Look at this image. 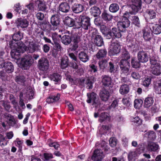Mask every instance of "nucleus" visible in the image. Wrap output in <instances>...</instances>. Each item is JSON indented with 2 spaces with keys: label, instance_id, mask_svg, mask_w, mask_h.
Here are the masks:
<instances>
[{
  "label": "nucleus",
  "instance_id": "obj_1",
  "mask_svg": "<svg viewBox=\"0 0 161 161\" xmlns=\"http://www.w3.org/2000/svg\"><path fill=\"white\" fill-rule=\"evenodd\" d=\"M12 41L9 43V46L12 50L11 52V55L12 58L15 59V62L20 60V53H24L25 50V44L22 42H19L17 43H13Z\"/></svg>",
  "mask_w": 161,
  "mask_h": 161
},
{
  "label": "nucleus",
  "instance_id": "obj_2",
  "mask_svg": "<svg viewBox=\"0 0 161 161\" xmlns=\"http://www.w3.org/2000/svg\"><path fill=\"white\" fill-rule=\"evenodd\" d=\"M75 26L77 28L81 27L84 30H87L90 26V19L86 16H80L75 19Z\"/></svg>",
  "mask_w": 161,
  "mask_h": 161
},
{
  "label": "nucleus",
  "instance_id": "obj_3",
  "mask_svg": "<svg viewBox=\"0 0 161 161\" xmlns=\"http://www.w3.org/2000/svg\"><path fill=\"white\" fill-rule=\"evenodd\" d=\"M150 64L151 73L156 75H159L161 74V66L157 58L154 57L150 58Z\"/></svg>",
  "mask_w": 161,
  "mask_h": 161
},
{
  "label": "nucleus",
  "instance_id": "obj_4",
  "mask_svg": "<svg viewBox=\"0 0 161 161\" xmlns=\"http://www.w3.org/2000/svg\"><path fill=\"white\" fill-rule=\"evenodd\" d=\"M32 61L31 57L30 55H27L24 58H21L17 62V64L20 67H25L30 66L32 64Z\"/></svg>",
  "mask_w": 161,
  "mask_h": 161
},
{
  "label": "nucleus",
  "instance_id": "obj_5",
  "mask_svg": "<svg viewBox=\"0 0 161 161\" xmlns=\"http://www.w3.org/2000/svg\"><path fill=\"white\" fill-rule=\"evenodd\" d=\"M88 99L86 101L88 103L92 102V105L95 107H97L100 105L101 102L98 98H97V95L94 92L87 94Z\"/></svg>",
  "mask_w": 161,
  "mask_h": 161
},
{
  "label": "nucleus",
  "instance_id": "obj_6",
  "mask_svg": "<svg viewBox=\"0 0 161 161\" xmlns=\"http://www.w3.org/2000/svg\"><path fill=\"white\" fill-rule=\"evenodd\" d=\"M119 65L122 74L128 75L129 74L130 64L128 61L125 60H120Z\"/></svg>",
  "mask_w": 161,
  "mask_h": 161
},
{
  "label": "nucleus",
  "instance_id": "obj_7",
  "mask_svg": "<svg viewBox=\"0 0 161 161\" xmlns=\"http://www.w3.org/2000/svg\"><path fill=\"white\" fill-rule=\"evenodd\" d=\"M92 38L94 42L97 46L100 47L103 44V39L101 36L97 34V31L96 30H94L92 32Z\"/></svg>",
  "mask_w": 161,
  "mask_h": 161
},
{
  "label": "nucleus",
  "instance_id": "obj_8",
  "mask_svg": "<svg viewBox=\"0 0 161 161\" xmlns=\"http://www.w3.org/2000/svg\"><path fill=\"white\" fill-rule=\"evenodd\" d=\"M49 66V63L48 60L44 58L40 59L38 62V66L39 69L44 71L47 70Z\"/></svg>",
  "mask_w": 161,
  "mask_h": 161
},
{
  "label": "nucleus",
  "instance_id": "obj_9",
  "mask_svg": "<svg viewBox=\"0 0 161 161\" xmlns=\"http://www.w3.org/2000/svg\"><path fill=\"white\" fill-rule=\"evenodd\" d=\"M104 155L102 150L97 149L95 150L92 157V159L94 161H100L104 157Z\"/></svg>",
  "mask_w": 161,
  "mask_h": 161
},
{
  "label": "nucleus",
  "instance_id": "obj_10",
  "mask_svg": "<svg viewBox=\"0 0 161 161\" xmlns=\"http://www.w3.org/2000/svg\"><path fill=\"white\" fill-rule=\"evenodd\" d=\"M131 8L133 13L135 14L141 9L142 5L141 0H131Z\"/></svg>",
  "mask_w": 161,
  "mask_h": 161
},
{
  "label": "nucleus",
  "instance_id": "obj_11",
  "mask_svg": "<svg viewBox=\"0 0 161 161\" xmlns=\"http://www.w3.org/2000/svg\"><path fill=\"white\" fill-rule=\"evenodd\" d=\"M59 22V18L58 15L52 16L51 18V23L53 26L51 27V30L54 31L56 30L58 28Z\"/></svg>",
  "mask_w": 161,
  "mask_h": 161
},
{
  "label": "nucleus",
  "instance_id": "obj_12",
  "mask_svg": "<svg viewBox=\"0 0 161 161\" xmlns=\"http://www.w3.org/2000/svg\"><path fill=\"white\" fill-rule=\"evenodd\" d=\"M137 58L139 62L144 63L147 62L148 61L149 57L146 52L141 51L137 54Z\"/></svg>",
  "mask_w": 161,
  "mask_h": 161
},
{
  "label": "nucleus",
  "instance_id": "obj_13",
  "mask_svg": "<svg viewBox=\"0 0 161 161\" xmlns=\"http://www.w3.org/2000/svg\"><path fill=\"white\" fill-rule=\"evenodd\" d=\"M121 35L119 31L115 28H112V30L109 32L107 35L108 38L110 39L114 37L117 38H120Z\"/></svg>",
  "mask_w": 161,
  "mask_h": 161
},
{
  "label": "nucleus",
  "instance_id": "obj_14",
  "mask_svg": "<svg viewBox=\"0 0 161 161\" xmlns=\"http://www.w3.org/2000/svg\"><path fill=\"white\" fill-rule=\"evenodd\" d=\"M120 47L119 44L117 42L111 43L110 48V52L113 55L118 53L120 51Z\"/></svg>",
  "mask_w": 161,
  "mask_h": 161
},
{
  "label": "nucleus",
  "instance_id": "obj_15",
  "mask_svg": "<svg viewBox=\"0 0 161 161\" xmlns=\"http://www.w3.org/2000/svg\"><path fill=\"white\" fill-rule=\"evenodd\" d=\"M143 37L146 41L150 40L153 36L151 28L147 25L143 30Z\"/></svg>",
  "mask_w": 161,
  "mask_h": 161
},
{
  "label": "nucleus",
  "instance_id": "obj_16",
  "mask_svg": "<svg viewBox=\"0 0 161 161\" xmlns=\"http://www.w3.org/2000/svg\"><path fill=\"white\" fill-rule=\"evenodd\" d=\"M140 154L141 152L139 149L130 151L128 156L129 161H134Z\"/></svg>",
  "mask_w": 161,
  "mask_h": 161
},
{
  "label": "nucleus",
  "instance_id": "obj_17",
  "mask_svg": "<svg viewBox=\"0 0 161 161\" xmlns=\"http://www.w3.org/2000/svg\"><path fill=\"white\" fill-rule=\"evenodd\" d=\"M16 24L18 28H24L28 26L29 22L26 19H18L16 21Z\"/></svg>",
  "mask_w": 161,
  "mask_h": 161
},
{
  "label": "nucleus",
  "instance_id": "obj_18",
  "mask_svg": "<svg viewBox=\"0 0 161 161\" xmlns=\"http://www.w3.org/2000/svg\"><path fill=\"white\" fill-rule=\"evenodd\" d=\"M99 96L102 101L106 102L109 99L110 94L108 91L106 90H103L100 92Z\"/></svg>",
  "mask_w": 161,
  "mask_h": 161
},
{
  "label": "nucleus",
  "instance_id": "obj_19",
  "mask_svg": "<svg viewBox=\"0 0 161 161\" xmlns=\"http://www.w3.org/2000/svg\"><path fill=\"white\" fill-rule=\"evenodd\" d=\"M150 27L151 31L155 34H158L161 33V26L158 24H152Z\"/></svg>",
  "mask_w": 161,
  "mask_h": 161
},
{
  "label": "nucleus",
  "instance_id": "obj_20",
  "mask_svg": "<svg viewBox=\"0 0 161 161\" xmlns=\"http://www.w3.org/2000/svg\"><path fill=\"white\" fill-rule=\"evenodd\" d=\"M130 25V22L125 17L122 21L119 22L118 25L119 28H125L128 27Z\"/></svg>",
  "mask_w": 161,
  "mask_h": 161
},
{
  "label": "nucleus",
  "instance_id": "obj_21",
  "mask_svg": "<svg viewBox=\"0 0 161 161\" xmlns=\"http://www.w3.org/2000/svg\"><path fill=\"white\" fill-rule=\"evenodd\" d=\"M72 9L75 13H79L83 11L84 7L81 4L75 3L72 6Z\"/></svg>",
  "mask_w": 161,
  "mask_h": 161
},
{
  "label": "nucleus",
  "instance_id": "obj_22",
  "mask_svg": "<svg viewBox=\"0 0 161 161\" xmlns=\"http://www.w3.org/2000/svg\"><path fill=\"white\" fill-rule=\"evenodd\" d=\"M154 89L157 94H161V80L155 81L153 83Z\"/></svg>",
  "mask_w": 161,
  "mask_h": 161
},
{
  "label": "nucleus",
  "instance_id": "obj_23",
  "mask_svg": "<svg viewBox=\"0 0 161 161\" xmlns=\"http://www.w3.org/2000/svg\"><path fill=\"white\" fill-rule=\"evenodd\" d=\"M59 9L63 12L66 13L69 11L70 9V7L67 3H62L59 6Z\"/></svg>",
  "mask_w": 161,
  "mask_h": 161
},
{
  "label": "nucleus",
  "instance_id": "obj_24",
  "mask_svg": "<svg viewBox=\"0 0 161 161\" xmlns=\"http://www.w3.org/2000/svg\"><path fill=\"white\" fill-rule=\"evenodd\" d=\"M154 102L153 97H146L144 100V106L146 108H148L153 104Z\"/></svg>",
  "mask_w": 161,
  "mask_h": 161
},
{
  "label": "nucleus",
  "instance_id": "obj_25",
  "mask_svg": "<svg viewBox=\"0 0 161 161\" xmlns=\"http://www.w3.org/2000/svg\"><path fill=\"white\" fill-rule=\"evenodd\" d=\"M25 51H27L29 53H33L36 49V46L32 42H29V45L27 47L25 45Z\"/></svg>",
  "mask_w": 161,
  "mask_h": 161
},
{
  "label": "nucleus",
  "instance_id": "obj_26",
  "mask_svg": "<svg viewBox=\"0 0 161 161\" xmlns=\"http://www.w3.org/2000/svg\"><path fill=\"white\" fill-rule=\"evenodd\" d=\"M159 148V146L156 143L154 142H149L147 146V150L150 151H156Z\"/></svg>",
  "mask_w": 161,
  "mask_h": 161
},
{
  "label": "nucleus",
  "instance_id": "obj_27",
  "mask_svg": "<svg viewBox=\"0 0 161 161\" xmlns=\"http://www.w3.org/2000/svg\"><path fill=\"white\" fill-rule=\"evenodd\" d=\"M80 59L82 62L85 63L89 60V58L87 54L84 52H81L78 54Z\"/></svg>",
  "mask_w": 161,
  "mask_h": 161
},
{
  "label": "nucleus",
  "instance_id": "obj_28",
  "mask_svg": "<svg viewBox=\"0 0 161 161\" xmlns=\"http://www.w3.org/2000/svg\"><path fill=\"white\" fill-rule=\"evenodd\" d=\"M90 10L91 14L95 17L98 16L101 13V11L99 8L96 6L92 7Z\"/></svg>",
  "mask_w": 161,
  "mask_h": 161
},
{
  "label": "nucleus",
  "instance_id": "obj_29",
  "mask_svg": "<svg viewBox=\"0 0 161 161\" xmlns=\"http://www.w3.org/2000/svg\"><path fill=\"white\" fill-rule=\"evenodd\" d=\"M111 79L109 76L106 75L102 76V82L104 86H109L111 84Z\"/></svg>",
  "mask_w": 161,
  "mask_h": 161
},
{
  "label": "nucleus",
  "instance_id": "obj_30",
  "mask_svg": "<svg viewBox=\"0 0 161 161\" xmlns=\"http://www.w3.org/2000/svg\"><path fill=\"white\" fill-rule=\"evenodd\" d=\"M119 92L123 95L128 93L129 91V86L126 84H124L120 86L119 88Z\"/></svg>",
  "mask_w": 161,
  "mask_h": 161
},
{
  "label": "nucleus",
  "instance_id": "obj_31",
  "mask_svg": "<svg viewBox=\"0 0 161 161\" xmlns=\"http://www.w3.org/2000/svg\"><path fill=\"white\" fill-rule=\"evenodd\" d=\"M60 98V94H57L56 95L49 96L47 99V102L49 103H53L58 100Z\"/></svg>",
  "mask_w": 161,
  "mask_h": 161
},
{
  "label": "nucleus",
  "instance_id": "obj_32",
  "mask_svg": "<svg viewBox=\"0 0 161 161\" xmlns=\"http://www.w3.org/2000/svg\"><path fill=\"white\" fill-rule=\"evenodd\" d=\"M64 24L66 25L71 27L74 25H75L76 22H75L73 19L70 18L69 17H66L64 21Z\"/></svg>",
  "mask_w": 161,
  "mask_h": 161
},
{
  "label": "nucleus",
  "instance_id": "obj_33",
  "mask_svg": "<svg viewBox=\"0 0 161 161\" xmlns=\"http://www.w3.org/2000/svg\"><path fill=\"white\" fill-rule=\"evenodd\" d=\"M3 67L5 68L6 71L8 73L12 72L14 70V65L10 62L6 63Z\"/></svg>",
  "mask_w": 161,
  "mask_h": 161
},
{
  "label": "nucleus",
  "instance_id": "obj_34",
  "mask_svg": "<svg viewBox=\"0 0 161 161\" xmlns=\"http://www.w3.org/2000/svg\"><path fill=\"white\" fill-rule=\"evenodd\" d=\"M22 38V36H21L19 32H18L14 34L12 36V40L10 41L9 42L12 41V43H17L19 42H16L17 41L20 40Z\"/></svg>",
  "mask_w": 161,
  "mask_h": 161
},
{
  "label": "nucleus",
  "instance_id": "obj_35",
  "mask_svg": "<svg viewBox=\"0 0 161 161\" xmlns=\"http://www.w3.org/2000/svg\"><path fill=\"white\" fill-rule=\"evenodd\" d=\"M50 79L55 82H58L61 79V76L57 73H53L49 76Z\"/></svg>",
  "mask_w": 161,
  "mask_h": 161
},
{
  "label": "nucleus",
  "instance_id": "obj_36",
  "mask_svg": "<svg viewBox=\"0 0 161 161\" xmlns=\"http://www.w3.org/2000/svg\"><path fill=\"white\" fill-rule=\"evenodd\" d=\"M146 136L149 140H154L156 137V134L153 130H149L145 134Z\"/></svg>",
  "mask_w": 161,
  "mask_h": 161
},
{
  "label": "nucleus",
  "instance_id": "obj_37",
  "mask_svg": "<svg viewBox=\"0 0 161 161\" xmlns=\"http://www.w3.org/2000/svg\"><path fill=\"white\" fill-rule=\"evenodd\" d=\"M110 118L109 114L105 112L102 113L101 114L99 119V121L100 122H103L105 120L109 121Z\"/></svg>",
  "mask_w": 161,
  "mask_h": 161
},
{
  "label": "nucleus",
  "instance_id": "obj_38",
  "mask_svg": "<svg viewBox=\"0 0 161 161\" xmlns=\"http://www.w3.org/2000/svg\"><path fill=\"white\" fill-rule=\"evenodd\" d=\"M140 62L137 60L135 58H131V64L132 67L137 69L139 68L140 66Z\"/></svg>",
  "mask_w": 161,
  "mask_h": 161
},
{
  "label": "nucleus",
  "instance_id": "obj_39",
  "mask_svg": "<svg viewBox=\"0 0 161 161\" xmlns=\"http://www.w3.org/2000/svg\"><path fill=\"white\" fill-rule=\"evenodd\" d=\"M62 42L65 45H68L71 42V39L69 36L67 35L63 36L61 38Z\"/></svg>",
  "mask_w": 161,
  "mask_h": 161
},
{
  "label": "nucleus",
  "instance_id": "obj_40",
  "mask_svg": "<svg viewBox=\"0 0 161 161\" xmlns=\"http://www.w3.org/2000/svg\"><path fill=\"white\" fill-rule=\"evenodd\" d=\"M107 52L105 49L100 50L96 54V57L98 59L104 58L106 56Z\"/></svg>",
  "mask_w": 161,
  "mask_h": 161
},
{
  "label": "nucleus",
  "instance_id": "obj_41",
  "mask_svg": "<svg viewBox=\"0 0 161 161\" xmlns=\"http://www.w3.org/2000/svg\"><path fill=\"white\" fill-rule=\"evenodd\" d=\"M102 17L104 20L106 21H109L111 20L113 18L112 15L105 11L103 13Z\"/></svg>",
  "mask_w": 161,
  "mask_h": 161
},
{
  "label": "nucleus",
  "instance_id": "obj_42",
  "mask_svg": "<svg viewBox=\"0 0 161 161\" xmlns=\"http://www.w3.org/2000/svg\"><path fill=\"white\" fill-rule=\"evenodd\" d=\"M119 9V6L116 3L111 4L109 7V11L112 13H115L117 12Z\"/></svg>",
  "mask_w": 161,
  "mask_h": 161
},
{
  "label": "nucleus",
  "instance_id": "obj_43",
  "mask_svg": "<svg viewBox=\"0 0 161 161\" xmlns=\"http://www.w3.org/2000/svg\"><path fill=\"white\" fill-rule=\"evenodd\" d=\"M146 15L147 18L152 19L155 17L156 13L153 10H148L146 11Z\"/></svg>",
  "mask_w": 161,
  "mask_h": 161
},
{
  "label": "nucleus",
  "instance_id": "obj_44",
  "mask_svg": "<svg viewBox=\"0 0 161 161\" xmlns=\"http://www.w3.org/2000/svg\"><path fill=\"white\" fill-rule=\"evenodd\" d=\"M82 82L84 83L85 82L86 84V87L88 89H91L92 88V83L91 80L89 78L85 80L82 79L81 80Z\"/></svg>",
  "mask_w": 161,
  "mask_h": 161
},
{
  "label": "nucleus",
  "instance_id": "obj_45",
  "mask_svg": "<svg viewBox=\"0 0 161 161\" xmlns=\"http://www.w3.org/2000/svg\"><path fill=\"white\" fill-rule=\"evenodd\" d=\"M98 64L100 69L102 70L104 69L108 66L107 61L105 59L100 61L98 63Z\"/></svg>",
  "mask_w": 161,
  "mask_h": 161
},
{
  "label": "nucleus",
  "instance_id": "obj_46",
  "mask_svg": "<svg viewBox=\"0 0 161 161\" xmlns=\"http://www.w3.org/2000/svg\"><path fill=\"white\" fill-rule=\"evenodd\" d=\"M121 57L122 59L121 60H125L128 61L127 60L130 58V56L129 53L126 50H124L122 53Z\"/></svg>",
  "mask_w": 161,
  "mask_h": 161
},
{
  "label": "nucleus",
  "instance_id": "obj_47",
  "mask_svg": "<svg viewBox=\"0 0 161 161\" xmlns=\"http://www.w3.org/2000/svg\"><path fill=\"white\" fill-rule=\"evenodd\" d=\"M142 103L143 101L141 99H136L134 101V106L136 108H139L141 107Z\"/></svg>",
  "mask_w": 161,
  "mask_h": 161
},
{
  "label": "nucleus",
  "instance_id": "obj_48",
  "mask_svg": "<svg viewBox=\"0 0 161 161\" xmlns=\"http://www.w3.org/2000/svg\"><path fill=\"white\" fill-rule=\"evenodd\" d=\"M15 80L18 84H22L25 81L26 79L24 76L19 75L16 77Z\"/></svg>",
  "mask_w": 161,
  "mask_h": 161
},
{
  "label": "nucleus",
  "instance_id": "obj_49",
  "mask_svg": "<svg viewBox=\"0 0 161 161\" xmlns=\"http://www.w3.org/2000/svg\"><path fill=\"white\" fill-rule=\"evenodd\" d=\"M0 104L2 105L7 111H8L11 107L9 103L7 101H0Z\"/></svg>",
  "mask_w": 161,
  "mask_h": 161
},
{
  "label": "nucleus",
  "instance_id": "obj_50",
  "mask_svg": "<svg viewBox=\"0 0 161 161\" xmlns=\"http://www.w3.org/2000/svg\"><path fill=\"white\" fill-rule=\"evenodd\" d=\"M131 20L132 23L136 26L140 27V22L138 17L136 16H133L132 17Z\"/></svg>",
  "mask_w": 161,
  "mask_h": 161
},
{
  "label": "nucleus",
  "instance_id": "obj_51",
  "mask_svg": "<svg viewBox=\"0 0 161 161\" xmlns=\"http://www.w3.org/2000/svg\"><path fill=\"white\" fill-rule=\"evenodd\" d=\"M68 64V62L67 58H63L61 59V66L62 69H65L66 68Z\"/></svg>",
  "mask_w": 161,
  "mask_h": 161
},
{
  "label": "nucleus",
  "instance_id": "obj_52",
  "mask_svg": "<svg viewBox=\"0 0 161 161\" xmlns=\"http://www.w3.org/2000/svg\"><path fill=\"white\" fill-rule=\"evenodd\" d=\"M131 121L138 125H140L142 123L141 119L138 117H132L131 118Z\"/></svg>",
  "mask_w": 161,
  "mask_h": 161
},
{
  "label": "nucleus",
  "instance_id": "obj_53",
  "mask_svg": "<svg viewBox=\"0 0 161 161\" xmlns=\"http://www.w3.org/2000/svg\"><path fill=\"white\" fill-rule=\"evenodd\" d=\"M7 141L2 135L0 134V145L2 146H4L7 145Z\"/></svg>",
  "mask_w": 161,
  "mask_h": 161
},
{
  "label": "nucleus",
  "instance_id": "obj_54",
  "mask_svg": "<svg viewBox=\"0 0 161 161\" xmlns=\"http://www.w3.org/2000/svg\"><path fill=\"white\" fill-rule=\"evenodd\" d=\"M38 8L39 10L44 11L46 8V5L40 2H37Z\"/></svg>",
  "mask_w": 161,
  "mask_h": 161
},
{
  "label": "nucleus",
  "instance_id": "obj_55",
  "mask_svg": "<svg viewBox=\"0 0 161 161\" xmlns=\"http://www.w3.org/2000/svg\"><path fill=\"white\" fill-rule=\"evenodd\" d=\"M110 146L113 147L116 146L117 144V140L115 138H111L109 140Z\"/></svg>",
  "mask_w": 161,
  "mask_h": 161
},
{
  "label": "nucleus",
  "instance_id": "obj_56",
  "mask_svg": "<svg viewBox=\"0 0 161 161\" xmlns=\"http://www.w3.org/2000/svg\"><path fill=\"white\" fill-rule=\"evenodd\" d=\"M151 80L150 78H146L143 82V85L145 86H148L151 83Z\"/></svg>",
  "mask_w": 161,
  "mask_h": 161
},
{
  "label": "nucleus",
  "instance_id": "obj_57",
  "mask_svg": "<svg viewBox=\"0 0 161 161\" xmlns=\"http://www.w3.org/2000/svg\"><path fill=\"white\" fill-rule=\"evenodd\" d=\"M131 75V77L134 79L138 80L140 77L139 74L136 72H132Z\"/></svg>",
  "mask_w": 161,
  "mask_h": 161
},
{
  "label": "nucleus",
  "instance_id": "obj_58",
  "mask_svg": "<svg viewBox=\"0 0 161 161\" xmlns=\"http://www.w3.org/2000/svg\"><path fill=\"white\" fill-rule=\"evenodd\" d=\"M50 147H53L56 149H57L59 147V145L57 142H51L48 143Z\"/></svg>",
  "mask_w": 161,
  "mask_h": 161
},
{
  "label": "nucleus",
  "instance_id": "obj_59",
  "mask_svg": "<svg viewBox=\"0 0 161 161\" xmlns=\"http://www.w3.org/2000/svg\"><path fill=\"white\" fill-rule=\"evenodd\" d=\"M44 156L45 159L47 160H49L53 158V156L50 153H45L44 154Z\"/></svg>",
  "mask_w": 161,
  "mask_h": 161
},
{
  "label": "nucleus",
  "instance_id": "obj_60",
  "mask_svg": "<svg viewBox=\"0 0 161 161\" xmlns=\"http://www.w3.org/2000/svg\"><path fill=\"white\" fill-rule=\"evenodd\" d=\"M119 100L118 99L114 100L112 102L111 106H110V108H114L118 106L119 103Z\"/></svg>",
  "mask_w": 161,
  "mask_h": 161
},
{
  "label": "nucleus",
  "instance_id": "obj_61",
  "mask_svg": "<svg viewBox=\"0 0 161 161\" xmlns=\"http://www.w3.org/2000/svg\"><path fill=\"white\" fill-rule=\"evenodd\" d=\"M109 65L110 72L111 73L114 72L115 71V68L114 64L111 62H109Z\"/></svg>",
  "mask_w": 161,
  "mask_h": 161
},
{
  "label": "nucleus",
  "instance_id": "obj_62",
  "mask_svg": "<svg viewBox=\"0 0 161 161\" xmlns=\"http://www.w3.org/2000/svg\"><path fill=\"white\" fill-rule=\"evenodd\" d=\"M130 102V99L129 97H124L122 99L123 103L126 105H128Z\"/></svg>",
  "mask_w": 161,
  "mask_h": 161
},
{
  "label": "nucleus",
  "instance_id": "obj_63",
  "mask_svg": "<svg viewBox=\"0 0 161 161\" xmlns=\"http://www.w3.org/2000/svg\"><path fill=\"white\" fill-rule=\"evenodd\" d=\"M42 49L44 52L47 53L50 50V47L47 44H46L43 46Z\"/></svg>",
  "mask_w": 161,
  "mask_h": 161
},
{
  "label": "nucleus",
  "instance_id": "obj_64",
  "mask_svg": "<svg viewBox=\"0 0 161 161\" xmlns=\"http://www.w3.org/2000/svg\"><path fill=\"white\" fill-rule=\"evenodd\" d=\"M31 161H42L41 159L36 156L32 155L31 157Z\"/></svg>",
  "mask_w": 161,
  "mask_h": 161
}]
</instances>
